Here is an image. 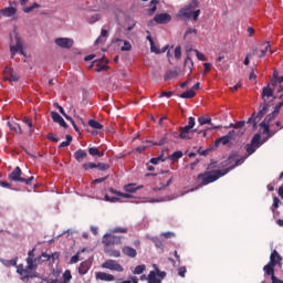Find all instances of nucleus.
Wrapping results in <instances>:
<instances>
[{"label": "nucleus", "instance_id": "obj_1", "mask_svg": "<svg viewBox=\"0 0 283 283\" xmlns=\"http://www.w3.org/2000/svg\"><path fill=\"white\" fill-rule=\"evenodd\" d=\"M35 249H32L28 252L27 258V268H23V264L17 265V273L21 275V280H30V277H34V275L30 274V271H36L39 264H41V258H34Z\"/></svg>", "mask_w": 283, "mask_h": 283}, {"label": "nucleus", "instance_id": "obj_2", "mask_svg": "<svg viewBox=\"0 0 283 283\" xmlns=\"http://www.w3.org/2000/svg\"><path fill=\"white\" fill-rule=\"evenodd\" d=\"M227 174H228V170H224V169L201 172L196 178L197 182H199L196 189H200L205 185H211V182H216V180L222 178V176H227Z\"/></svg>", "mask_w": 283, "mask_h": 283}, {"label": "nucleus", "instance_id": "obj_3", "mask_svg": "<svg viewBox=\"0 0 283 283\" xmlns=\"http://www.w3.org/2000/svg\"><path fill=\"white\" fill-rule=\"evenodd\" d=\"M266 112H269V103L265 102L261 106V109L256 114L253 113L248 119L247 124L252 125V132H255V129H258V123H260V119L264 117Z\"/></svg>", "mask_w": 283, "mask_h": 283}, {"label": "nucleus", "instance_id": "obj_4", "mask_svg": "<svg viewBox=\"0 0 283 283\" xmlns=\"http://www.w3.org/2000/svg\"><path fill=\"white\" fill-rule=\"evenodd\" d=\"M21 168L17 167L10 175L9 180L12 182H25L27 185H32V180H34V176H31L30 178H22L21 177Z\"/></svg>", "mask_w": 283, "mask_h": 283}, {"label": "nucleus", "instance_id": "obj_5", "mask_svg": "<svg viewBox=\"0 0 283 283\" xmlns=\"http://www.w3.org/2000/svg\"><path fill=\"white\" fill-rule=\"evenodd\" d=\"M102 269H108V271H116L117 273H123V271H125V268H123V265L116 262V260H112V259L106 260L102 264Z\"/></svg>", "mask_w": 283, "mask_h": 283}, {"label": "nucleus", "instance_id": "obj_6", "mask_svg": "<svg viewBox=\"0 0 283 283\" xmlns=\"http://www.w3.org/2000/svg\"><path fill=\"white\" fill-rule=\"evenodd\" d=\"M167 273L160 272V270L157 269V273L154 271H150L147 276L148 283H163V280H165Z\"/></svg>", "mask_w": 283, "mask_h": 283}, {"label": "nucleus", "instance_id": "obj_7", "mask_svg": "<svg viewBox=\"0 0 283 283\" xmlns=\"http://www.w3.org/2000/svg\"><path fill=\"white\" fill-rule=\"evenodd\" d=\"M93 64H95V66H97L95 69V72H107L109 70V60L105 56H103L102 59L98 60H94Z\"/></svg>", "mask_w": 283, "mask_h": 283}, {"label": "nucleus", "instance_id": "obj_8", "mask_svg": "<svg viewBox=\"0 0 283 283\" xmlns=\"http://www.w3.org/2000/svg\"><path fill=\"white\" fill-rule=\"evenodd\" d=\"M123 237L105 234L103 238V244L105 247H114V244H122Z\"/></svg>", "mask_w": 283, "mask_h": 283}, {"label": "nucleus", "instance_id": "obj_9", "mask_svg": "<svg viewBox=\"0 0 283 283\" xmlns=\"http://www.w3.org/2000/svg\"><path fill=\"white\" fill-rule=\"evenodd\" d=\"M54 43L63 50H70V48H73L74 45V40L71 38H56Z\"/></svg>", "mask_w": 283, "mask_h": 283}, {"label": "nucleus", "instance_id": "obj_10", "mask_svg": "<svg viewBox=\"0 0 283 283\" xmlns=\"http://www.w3.org/2000/svg\"><path fill=\"white\" fill-rule=\"evenodd\" d=\"M10 52H11V59H14V54L19 52L22 54V56H25V52H23V42L19 38V35L15 36V45H10Z\"/></svg>", "mask_w": 283, "mask_h": 283}, {"label": "nucleus", "instance_id": "obj_11", "mask_svg": "<svg viewBox=\"0 0 283 283\" xmlns=\"http://www.w3.org/2000/svg\"><path fill=\"white\" fill-rule=\"evenodd\" d=\"M3 78L4 81H9V83H18L19 75H17L14 70H12L10 66H7L3 71Z\"/></svg>", "mask_w": 283, "mask_h": 283}, {"label": "nucleus", "instance_id": "obj_12", "mask_svg": "<svg viewBox=\"0 0 283 283\" xmlns=\"http://www.w3.org/2000/svg\"><path fill=\"white\" fill-rule=\"evenodd\" d=\"M154 21L158 25H166V23H169L171 21V14H169V13H157L154 17Z\"/></svg>", "mask_w": 283, "mask_h": 283}, {"label": "nucleus", "instance_id": "obj_13", "mask_svg": "<svg viewBox=\"0 0 283 283\" xmlns=\"http://www.w3.org/2000/svg\"><path fill=\"white\" fill-rule=\"evenodd\" d=\"M166 180V184L165 182H159V186H156L155 188H153V191H163L165 189H167V187H169V185H171L172 180H174V177L170 176V177H167V176H161L159 177V180Z\"/></svg>", "mask_w": 283, "mask_h": 283}, {"label": "nucleus", "instance_id": "obj_14", "mask_svg": "<svg viewBox=\"0 0 283 283\" xmlns=\"http://www.w3.org/2000/svg\"><path fill=\"white\" fill-rule=\"evenodd\" d=\"M95 277L96 280H101L102 282H114L116 280V276L107 272H97L95 274Z\"/></svg>", "mask_w": 283, "mask_h": 283}, {"label": "nucleus", "instance_id": "obj_15", "mask_svg": "<svg viewBox=\"0 0 283 283\" xmlns=\"http://www.w3.org/2000/svg\"><path fill=\"white\" fill-rule=\"evenodd\" d=\"M51 118L53 120V123H57L61 127H64V129H67V123L65 122V119H63L61 117V115L54 111L51 112Z\"/></svg>", "mask_w": 283, "mask_h": 283}, {"label": "nucleus", "instance_id": "obj_16", "mask_svg": "<svg viewBox=\"0 0 283 283\" xmlns=\"http://www.w3.org/2000/svg\"><path fill=\"white\" fill-rule=\"evenodd\" d=\"M280 262H282V256H280V253H277V250H274L270 255L269 264H272V266H277Z\"/></svg>", "mask_w": 283, "mask_h": 283}, {"label": "nucleus", "instance_id": "obj_17", "mask_svg": "<svg viewBox=\"0 0 283 283\" xmlns=\"http://www.w3.org/2000/svg\"><path fill=\"white\" fill-rule=\"evenodd\" d=\"M122 253L124 255H127V258H136V255H138V252H136V249L129 247V245H125L122 248Z\"/></svg>", "mask_w": 283, "mask_h": 283}, {"label": "nucleus", "instance_id": "obj_18", "mask_svg": "<svg viewBox=\"0 0 283 283\" xmlns=\"http://www.w3.org/2000/svg\"><path fill=\"white\" fill-rule=\"evenodd\" d=\"M261 96L264 103H266V98L273 97L275 99V96H273V88L269 85L263 87Z\"/></svg>", "mask_w": 283, "mask_h": 283}, {"label": "nucleus", "instance_id": "obj_19", "mask_svg": "<svg viewBox=\"0 0 283 283\" xmlns=\"http://www.w3.org/2000/svg\"><path fill=\"white\" fill-rule=\"evenodd\" d=\"M92 269V263L90 261H84L78 266L80 275H86V273Z\"/></svg>", "mask_w": 283, "mask_h": 283}, {"label": "nucleus", "instance_id": "obj_20", "mask_svg": "<svg viewBox=\"0 0 283 283\" xmlns=\"http://www.w3.org/2000/svg\"><path fill=\"white\" fill-rule=\"evenodd\" d=\"M192 128H189V126H184L179 128L180 132V138L181 140H190L191 137H189V134L191 133Z\"/></svg>", "mask_w": 283, "mask_h": 283}, {"label": "nucleus", "instance_id": "obj_21", "mask_svg": "<svg viewBox=\"0 0 283 283\" xmlns=\"http://www.w3.org/2000/svg\"><path fill=\"white\" fill-rule=\"evenodd\" d=\"M1 17H14L17 14V9L14 7H8L0 10Z\"/></svg>", "mask_w": 283, "mask_h": 283}, {"label": "nucleus", "instance_id": "obj_22", "mask_svg": "<svg viewBox=\"0 0 283 283\" xmlns=\"http://www.w3.org/2000/svg\"><path fill=\"white\" fill-rule=\"evenodd\" d=\"M247 158H249V157H247V155L242 156L240 159L235 160L234 165H232L228 168H224L223 171H228V174H229V171H233V169H235V167H240V165H243V163L247 160Z\"/></svg>", "mask_w": 283, "mask_h": 283}, {"label": "nucleus", "instance_id": "obj_23", "mask_svg": "<svg viewBox=\"0 0 283 283\" xmlns=\"http://www.w3.org/2000/svg\"><path fill=\"white\" fill-rule=\"evenodd\" d=\"M87 157V151L83 150V149H77L74 153V158L77 163H81L82 160H85V158Z\"/></svg>", "mask_w": 283, "mask_h": 283}, {"label": "nucleus", "instance_id": "obj_24", "mask_svg": "<svg viewBox=\"0 0 283 283\" xmlns=\"http://www.w3.org/2000/svg\"><path fill=\"white\" fill-rule=\"evenodd\" d=\"M88 154H90V156H94V157H97V158H103L105 156V151L98 150L97 147H90L88 148Z\"/></svg>", "mask_w": 283, "mask_h": 283}, {"label": "nucleus", "instance_id": "obj_25", "mask_svg": "<svg viewBox=\"0 0 283 283\" xmlns=\"http://www.w3.org/2000/svg\"><path fill=\"white\" fill-rule=\"evenodd\" d=\"M158 0H151L150 1V8L147 10L148 17H154L156 13V10H158Z\"/></svg>", "mask_w": 283, "mask_h": 283}, {"label": "nucleus", "instance_id": "obj_26", "mask_svg": "<svg viewBox=\"0 0 283 283\" xmlns=\"http://www.w3.org/2000/svg\"><path fill=\"white\" fill-rule=\"evenodd\" d=\"M271 50V44L269 42H264L260 49L259 57L263 59V56H266V52Z\"/></svg>", "mask_w": 283, "mask_h": 283}, {"label": "nucleus", "instance_id": "obj_27", "mask_svg": "<svg viewBox=\"0 0 283 283\" xmlns=\"http://www.w3.org/2000/svg\"><path fill=\"white\" fill-rule=\"evenodd\" d=\"M179 17H184L185 19H191L192 17V11L191 9L188 7V8H184V9H180L179 10Z\"/></svg>", "mask_w": 283, "mask_h": 283}, {"label": "nucleus", "instance_id": "obj_28", "mask_svg": "<svg viewBox=\"0 0 283 283\" xmlns=\"http://www.w3.org/2000/svg\"><path fill=\"white\" fill-rule=\"evenodd\" d=\"M245 151V156L247 158H249V156H252V154H255V151H258V146H254L253 144H247Z\"/></svg>", "mask_w": 283, "mask_h": 283}, {"label": "nucleus", "instance_id": "obj_29", "mask_svg": "<svg viewBox=\"0 0 283 283\" xmlns=\"http://www.w3.org/2000/svg\"><path fill=\"white\" fill-rule=\"evenodd\" d=\"M230 143L229 137H226L224 135L214 140V147H220V145H229Z\"/></svg>", "mask_w": 283, "mask_h": 283}, {"label": "nucleus", "instance_id": "obj_30", "mask_svg": "<svg viewBox=\"0 0 283 283\" xmlns=\"http://www.w3.org/2000/svg\"><path fill=\"white\" fill-rule=\"evenodd\" d=\"M262 138V136H260V134H255L252 139L250 145H254L256 148L262 147V142H260Z\"/></svg>", "mask_w": 283, "mask_h": 283}, {"label": "nucleus", "instance_id": "obj_31", "mask_svg": "<svg viewBox=\"0 0 283 283\" xmlns=\"http://www.w3.org/2000/svg\"><path fill=\"white\" fill-rule=\"evenodd\" d=\"M176 76H178V71L168 70L165 73L164 80L165 81H171V78H176Z\"/></svg>", "mask_w": 283, "mask_h": 283}, {"label": "nucleus", "instance_id": "obj_32", "mask_svg": "<svg viewBox=\"0 0 283 283\" xmlns=\"http://www.w3.org/2000/svg\"><path fill=\"white\" fill-rule=\"evenodd\" d=\"M185 70H189L191 72L193 70V60L191 57L187 56L184 62Z\"/></svg>", "mask_w": 283, "mask_h": 283}, {"label": "nucleus", "instance_id": "obj_33", "mask_svg": "<svg viewBox=\"0 0 283 283\" xmlns=\"http://www.w3.org/2000/svg\"><path fill=\"white\" fill-rule=\"evenodd\" d=\"M273 266L271 263H268L266 265H264L263 270L266 273V275H271V277H273V275H275V269H273Z\"/></svg>", "mask_w": 283, "mask_h": 283}, {"label": "nucleus", "instance_id": "obj_34", "mask_svg": "<svg viewBox=\"0 0 283 283\" xmlns=\"http://www.w3.org/2000/svg\"><path fill=\"white\" fill-rule=\"evenodd\" d=\"M124 190L127 193H136V191H138V188H137L136 184H128V185L124 186Z\"/></svg>", "mask_w": 283, "mask_h": 283}, {"label": "nucleus", "instance_id": "obj_35", "mask_svg": "<svg viewBox=\"0 0 283 283\" xmlns=\"http://www.w3.org/2000/svg\"><path fill=\"white\" fill-rule=\"evenodd\" d=\"M105 253L108 258H120V251L118 250L105 249Z\"/></svg>", "mask_w": 283, "mask_h": 283}, {"label": "nucleus", "instance_id": "obj_36", "mask_svg": "<svg viewBox=\"0 0 283 283\" xmlns=\"http://www.w3.org/2000/svg\"><path fill=\"white\" fill-rule=\"evenodd\" d=\"M280 113H275V111H273L272 113H270L269 115L265 116V118L263 119V122L271 124L272 120H275V118H277V115Z\"/></svg>", "mask_w": 283, "mask_h": 283}, {"label": "nucleus", "instance_id": "obj_37", "mask_svg": "<svg viewBox=\"0 0 283 283\" xmlns=\"http://www.w3.org/2000/svg\"><path fill=\"white\" fill-rule=\"evenodd\" d=\"M88 125L90 127H92L93 129H103V125L98 123V120L96 119H90L88 120Z\"/></svg>", "mask_w": 283, "mask_h": 283}, {"label": "nucleus", "instance_id": "obj_38", "mask_svg": "<svg viewBox=\"0 0 283 283\" xmlns=\"http://www.w3.org/2000/svg\"><path fill=\"white\" fill-rule=\"evenodd\" d=\"M70 280H72V272L70 270H66L63 273V280L60 283H70Z\"/></svg>", "mask_w": 283, "mask_h": 283}, {"label": "nucleus", "instance_id": "obj_39", "mask_svg": "<svg viewBox=\"0 0 283 283\" xmlns=\"http://www.w3.org/2000/svg\"><path fill=\"white\" fill-rule=\"evenodd\" d=\"M193 96H196V91L189 90V91L184 92L180 95V98H193Z\"/></svg>", "mask_w": 283, "mask_h": 283}, {"label": "nucleus", "instance_id": "obj_40", "mask_svg": "<svg viewBox=\"0 0 283 283\" xmlns=\"http://www.w3.org/2000/svg\"><path fill=\"white\" fill-rule=\"evenodd\" d=\"M82 169H84V171H90V169H97V164L85 163L82 165Z\"/></svg>", "mask_w": 283, "mask_h": 283}, {"label": "nucleus", "instance_id": "obj_41", "mask_svg": "<svg viewBox=\"0 0 283 283\" xmlns=\"http://www.w3.org/2000/svg\"><path fill=\"white\" fill-rule=\"evenodd\" d=\"M36 8H41V4L33 2L31 7L24 8L23 12H25V14H30V12H32V10H36Z\"/></svg>", "mask_w": 283, "mask_h": 283}, {"label": "nucleus", "instance_id": "obj_42", "mask_svg": "<svg viewBox=\"0 0 283 283\" xmlns=\"http://www.w3.org/2000/svg\"><path fill=\"white\" fill-rule=\"evenodd\" d=\"M247 125V122L244 120H239L235 124H230L229 127L232 129H242V127Z\"/></svg>", "mask_w": 283, "mask_h": 283}, {"label": "nucleus", "instance_id": "obj_43", "mask_svg": "<svg viewBox=\"0 0 283 283\" xmlns=\"http://www.w3.org/2000/svg\"><path fill=\"white\" fill-rule=\"evenodd\" d=\"M22 123L28 125L30 133L34 132V126H32V119L30 117H23Z\"/></svg>", "mask_w": 283, "mask_h": 283}, {"label": "nucleus", "instance_id": "obj_44", "mask_svg": "<svg viewBox=\"0 0 283 283\" xmlns=\"http://www.w3.org/2000/svg\"><path fill=\"white\" fill-rule=\"evenodd\" d=\"M40 264H43V262H50L52 260V256L45 252H43L40 256Z\"/></svg>", "mask_w": 283, "mask_h": 283}, {"label": "nucleus", "instance_id": "obj_45", "mask_svg": "<svg viewBox=\"0 0 283 283\" xmlns=\"http://www.w3.org/2000/svg\"><path fill=\"white\" fill-rule=\"evenodd\" d=\"M72 143V136L66 135V140L62 142L59 146L60 149H63V147H70V144Z\"/></svg>", "mask_w": 283, "mask_h": 283}, {"label": "nucleus", "instance_id": "obj_46", "mask_svg": "<svg viewBox=\"0 0 283 283\" xmlns=\"http://www.w3.org/2000/svg\"><path fill=\"white\" fill-rule=\"evenodd\" d=\"M153 242L157 249H165V241H163L158 238H155V239H153Z\"/></svg>", "mask_w": 283, "mask_h": 283}, {"label": "nucleus", "instance_id": "obj_47", "mask_svg": "<svg viewBox=\"0 0 283 283\" xmlns=\"http://www.w3.org/2000/svg\"><path fill=\"white\" fill-rule=\"evenodd\" d=\"M260 127H262L263 134H269V132L271 129V125L264 120L260 123Z\"/></svg>", "mask_w": 283, "mask_h": 283}, {"label": "nucleus", "instance_id": "obj_48", "mask_svg": "<svg viewBox=\"0 0 283 283\" xmlns=\"http://www.w3.org/2000/svg\"><path fill=\"white\" fill-rule=\"evenodd\" d=\"M8 126L10 127V129H13V132H15L17 134H23V129H21V125L15 124V126L12 127V124L8 122Z\"/></svg>", "mask_w": 283, "mask_h": 283}, {"label": "nucleus", "instance_id": "obj_49", "mask_svg": "<svg viewBox=\"0 0 283 283\" xmlns=\"http://www.w3.org/2000/svg\"><path fill=\"white\" fill-rule=\"evenodd\" d=\"M198 123H199V125H209V123H211V118L205 117V116H200L198 118Z\"/></svg>", "mask_w": 283, "mask_h": 283}, {"label": "nucleus", "instance_id": "obj_50", "mask_svg": "<svg viewBox=\"0 0 283 283\" xmlns=\"http://www.w3.org/2000/svg\"><path fill=\"white\" fill-rule=\"evenodd\" d=\"M146 266L145 265H137L134 270V275H140L145 272Z\"/></svg>", "mask_w": 283, "mask_h": 283}, {"label": "nucleus", "instance_id": "obj_51", "mask_svg": "<svg viewBox=\"0 0 283 283\" xmlns=\"http://www.w3.org/2000/svg\"><path fill=\"white\" fill-rule=\"evenodd\" d=\"M109 164H105V163H98L97 164V169L99 171H107V169H109Z\"/></svg>", "mask_w": 283, "mask_h": 283}, {"label": "nucleus", "instance_id": "obj_52", "mask_svg": "<svg viewBox=\"0 0 283 283\" xmlns=\"http://www.w3.org/2000/svg\"><path fill=\"white\" fill-rule=\"evenodd\" d=\"M122 52H129L132 50V43L124 41V45L120 48Z\"/></svg>", "mask_w": 283, "mask_h": 283}, {"label": "nucleus", "instance_id": "obj_53", "mask_svg": "<svg viewBox=\"0 0 283 283\" xmlns=\"http://www.w3.org/2000/svg\"><path fill=\"white\" fill-rule=\"evenodd\" d=\"M179 158H182V151L178 150V151H175L172 155H171V160L174 163H176V160H179Z\"/></svg>", "mask_w": 283, "mask_h": 283}, {"label": "nucleus", "instance_id": "obj_54", "mask_svg": "<svg viewBox=\"0 0 283 283\" xmlns=\"http://www.w3.org/2000/svg\"><path fill=\"white\" fill-rule=\"evenodd\" d=\"M48 140H51L52 143H59L61 140L59 137H56L53 133H49L46 135Z\"/></svg>", "mask_w": 283, "mask_h": 283}, {"label": "nucleus", "instance_id": "obj_55", "mask_svg": "<svg viewBox=\"0 0 283 283\" xmlns=\"http://www.w3.org/2000/svg\"><path fill=\"white\" fill-rule=\"evenodd\" d=\"M238 134H235V130H230L227 135L226 138L231 143V140H234Z\"/></svg>", "mask_w": 283, "mask_h": 283}, {"label": "nucleus", "instance_id": "obj_56", "mask_svg": "<svg viewBox=\"0 0 283 283\" xmlns=\"http://www.w3.org/2000/svg\"><path fill=\"white\" fill-rule=\"evenodd\" d=\"M182 56V48L180 45L175 48V59H180Z\"/></svg>", "mask_w": 283, "mask_h": 283}, {"label": "nucleus", "instance_id": "obj_57", "mask_svg": "<svg viewBox=\"0 0 283 283\" xmlns=\"http://www.w3.org/2000/svg\"><path fill=\"white\" fill-rule=\"evenodd\" d=\"M160 160H161V163H165V159L163 158V156L151 158V159L149 160V163H150L151 165H158V164L160 163Z\"/></svg>", "mask_w": 283, "mask_h": 283}, {"label": "nucleus", "instance_id": "obj_58", "mask_svg": "<svg viewBox=\"0 0 283 283\" xmlns=\"http://www.w3.org/2000/svg\"><path fill=\"white\" fill-rule=\"evenodd\" d=\"M186 127H189L190 129H193L196 127V118L195 117H189L188 118V125Z\"/></svg>", "mask_w": 283, "mask_h": 283}, {"label": "nucleus", "instance_id": "obj_59", "mask_svg": "<svg viewBox=\"0 0 283 283\" xmlns=\"http://www.w3.org/2000/svg\"><path fill=\"white\" fill-rule=\"evenodd\" d=\"M111 231H112V233H127V228L117 227V228H114Z\"/></svg>", "mask_w": 283, "mask_h": 283}, {"label": "nucleus", "instance_id": "obj_60", "mask_svg": "<svg viewBox=\"0 0 283 283\" xmlns=\"http://www.w3.org/2000/svg\"><path fill=\"white\" fill-rule=\"evenodd\" d=\"M198 6H200V2L198 0H191V2L189 3L188 8L190 10H196V8H198Z\"/></svg>", "mask_w": 283, "mask_h": 283}, {"label": "nucleus", "instance_id": "obj_61", "mask_svg": "<svg viewBox=\"0 0 283 283\" xmlns=\"http://www.w3.org/2000/svg\"><path fill=\"white\" fill-rule=\"evenodd\" d=\"M65 118L71 122V124H72L73 128L75 129V132H77V133L81 132L78 129V126H76V122H74V118H72L70 115L66 116Z\"/></svg>", "mask_w": 283, "mask_h": 283}, {"label": "nucleus", "instance_id": "obj_62", "mask_svg": "<svg viewBox=\"0 0 283 283\" xmlns=\"http://www.w3.org/2000/svg\"><path fill=\"white\" fill-rule=\"evenodd\" d=\"M6 266H17V258L15 259H11V260H7L4 262Z\"/></svg>", "mask_w": 283, "mask_h": 283}, {"label": "nucleus", "instance_id": "obj_63", "mask_svg": "<svg viewBox=\"0 0 283 283\" xmlns=\"http://www.w3.org/2000/svg\"><path fill=\"white\" fill-rule=\"evenodd\" d=\"M150 52H153L154 54H160V49H158V46H156L155 42L153 44H150Z\"/></svg>", "mask_w": 283, "mask_h": 283}, {"label": "nucleus", "instance_id": "obj_64", "mask_svg": "<svg viewBox=\"0 0 283 283\" xmlns=\"http://www.w3.org/2000/svg\"><path fill=\"white\" fill-rule=\"evenodd\" d=\"M198 61H207V56H205L200 51L195 50Z\"/></svg>", "mask_w": 283, "mask_h": 283}]
</instances>
